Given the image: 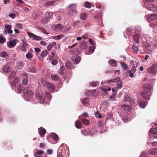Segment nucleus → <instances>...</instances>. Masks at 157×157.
I'll return each instance as SVG.
<instances>
[{
    "label": "nucleus",
    "mask_w": 157,
    "mask_h": 157,
    "mask_svg": "<svg viewBox=\"0 0 157 157\" xmlns=\"http://www.w3.org/2000/svg\"><path fill=\"white\" fill-rule=\"evenodd\" d=\"M17 41H18L17 39L10 41L9 42L7 43L8 46L9 48H12L14 47L16 44Z\"/></svg>",
    "instance_id": "9b49d317"
},
{
    "label": "nucleus",
    "mask_w": 157,
    "mask_h": 157,
    "mask_svg": "<svg viewBox=\"0 0 157 157\" xmlns=\"http://www.w3.org/2000/svg\"><path fill=\"white\" fill-rule=\"evenodd\" d=\"M33 39L36 40H41L42 38L40 36H39L35 35Z\"/></svg>",
    "instance_id": "8fccbe9b"
},
{
    "label": "nucleus",
    "mask_w": 157,
    "mask_h": 157,
    "mask_svg": "<svg viewBox=\"0 0 157 157\" xmlns=\"http://www.w3.org/2000/svg\"><path fill=\"white\" fill-rule=\"evenodd\" d=\"M36 99L39 101V102L40 103H42L44 101L45 98L42 92H37L36 95Z\"/></svg>",
    "instance_id": "423d86ee"
},
{
    "label": "nucleus",
    "mask_w": 157,
    "mask_h": 157,
    "mask_svg": "<svg viewBox=\"0 0 157 157\" xmlns=\"http://www.w3.org/2000/svg\"><path fill=\"white\" fill-rule=\"evenodd\" d=\"M143 89L144 91L141 93V96L146 99L149 100L150 96L151 95V86L149 84H145L143 86Z\"/></svg>",
    "instance_id": "f257e3e1"
},
{
    "label": "nucleus",
    "mask_w": 157,
    "mask_h": 157,
    "mask_svg": "<svg viewBox=\"0 0 157 157\" xmlns=\"http://www.w3.org/2000/svg\"><path fill=\"white\" fill-rule=\"evenodd\" d=\"M117 93H113L111 96L109 97V99L112 101H115V96L116 94Z\"/></svg>",
    "instance_id": "c03bdc74"
},
{
    "label": "nucleus",
    "mask_w": 157,
    "mask_h": 157,
    "mask_svg": "<svg viewBox=\"0 0 157 157\" xmlns=\"http://www.w3.org/2000/svg\"><path fill=\"white\" fill-rule=\"evenodd\" d=\"M76 6V5L74 4L70 5L68 13V15L70 17L75 16L77 14V11L75 9Z\"/></svg>",
    "instance_id": "f03ea898"
},
{
    "label": "nucleus",
    "mask_w": 157,
    "mask_h": 157,
    "mask_svg": "<svg viewBox=\"0 0 157 157\" xmlns=\"http://www.w3.org/2000/svg\"><path fill=\"white\" fill-rule=\"evenodd\" d=\"M87 17V14L85 13H82L80 14V18L83 20H86Z\"/></svg>",
    "instance_id": "a878e982"
},
{
    "label": "nucleus",
    "mask_w": 157,
    "mask_h": 157,
    "mask_svg": "<svg viewBox=\"0 0 157 157\" xmlns=\"http://www.w3.org/2000/svg\"><path fill=\"white\" fill-rule=\"evenodd\" d=\"M142 36L143 37L145 38L146 40H148L149 38V36L146 34H143Z\"/></svg>",
    "instance_id": "0e129e2a"
},
{
    "label": "nucleus",
    "mask_w": 157,
    "mask_h": 157,
    "mask_svg": "<svg viewBox=\"0 0 157 157\" xmlns=\"http://www.w3.org/2000/svg\"><path fill=\"white\" fill-rule=\"evenodd\" d=\"M95 90H88L86 91V93L89 94V95H91L94 93Z\"/></svg>",
    "instance_id": "4d7b16f0"
},
{
    "label": "nucleus",
    "mask_w": 157,
    "mask_h": 157,
    "mask_svg": "<svg viewBox=\"0 0 157 157\" xmlns=\"http://www.w3.org/2000/svg\"><path fill=\"white\" fill-rule=\"evenodd\" d=\"M8 55L7 53L6 52H3L1 53L0 56L1 57L4 58Z\"/></svg>",
    "instance_id": "de8ad7c7"
},
{
    "label": "nucleus",
    "mask_w": 157,
    "mask_h": 157,
    "mask_svg": "<svg viewBox=\"0 0 157 157\" xmlns=\"http://www.w3.org/2000/svg\"><path fill=\"white\" fill-rule=\"evenodd\" d=\"M99 84V82H93L90 83V85L93 86H97Z\"/></svg>",
    "instance_id": "58836bf2"
},
{
    "label": "nucleus",
    "mask_w": 157,
    "mask_h": 157,
    "mask_svg": "<svg viewBox=\"0 0 157 157\" xmlns=\"http://www.w3.org/2000/svg\"><path fill=\"white\" fill-rule=\"evenodd\" d=\"M46 85L50 91H53L55 89V87L53 84L48 82H47L46 83Z\"/></svg>",
    "instance_id": "4468645a"
},
{
    "label": "nucleus",
    "mask_w": 157,
    "mask_h": 157,
    "mask_svg": "<svg viewBox=\"0 0 157 157\" xmlns=\"http://www.w3.org/2000/svg\"><path fill=\"white\" fill-rule=\"evenodd\" d=\"M51 135L52 137L54 138L55 141H57L58 140V136L55 133H52Z\"/></svg>",
    "instance_id": "f704fd0d"
},
{
    "label": "nucleus",
    "mask_w": 157,
    "mask_h": 157,
    "mask_svg": "<svg viewBox=\"0 0 157 157\" xmlns=\"http://www.w3.org/2000/svg\"><path fill=\"white\" fill-rule=\"evenodd\" d=\"M23 79V80L22 81L23 84L24 85L26 84L28 82V79L27 78H24Z\"/></svg>",
    "instance_id": "13d9d810"
},
{
    "label": "nucleus",
    "mask_w": 157,
    "mask_h": 157,
    "mask_svg": "<svg viewBox=\"0 0 157 157\" xmlns=\"http://www.w3.org/2000/svg\"><path fill=\"white\" fill-rule=\"evenodd\" d=\"M114 83L117 82H118L119 81H120V78L119 77H117L116 78L113 79Z\"/></svg>",
    "instance_id": "bf43d9fd"
},
{
    "label": "nucleus",
    "mask_w": 157,
    "mask_h": 157,
    "mask_svg": "<svg viewBox=\"0 0 157 157\" xmlns=\"http://www.w3.org/2000/svg\"><path fill=\"white\" fill-rule=\"evenodd\" d=\"M120 63L121 66L124 70H126L128 69V66L124 62H121Z\"/></svg>",
    "instance_id": "c756f323"
},
{
    "label": "nucleus",
    "mask_w": 157,
    "mask_h": 157,
    "mask_svg": "<svg viewBox=\"0 0 157 157\" xmlns=\"http://www.w3.org/2000/svg\"><path fill=\"white\" fill-rule=\"evenodd\" d=\"M72 30V29L71 27H67L65 28L64 30H63V32H66L67 31H71Z\"/></svg>",
    "instance_id": "a18cd8bd"
},
{
    "label": "nucleus",
    "mask_w": 157,
    "mask_h": 157,
    "mask_svg": "<svg viewBox=\"0 0 157 157\" xmlns=\"http://www.w3.org/2000/svg\"><path fill=\"white\" fill-rule=\"evenodd\" d=\"M3 71L5 73H7L11 71V67L8 65L4 66L2 68Z\"/></svg>",
    "instance_id": "f3484780"
},
{
    "label": "nucleus",
    "mask_w": 157,
    "mask_h": 157,
    "mask_svg": "<svg viewBox=\"0 0 157 157\" xmlns=\"http://www.w3.org/2000/svg\"><path fill=\"white\" fill-rule=\"evenodd\" d=\"M86 47V44L85 42H82L80 45V48L82 49H85Z\"/></svg>",
    "instance_id": "4c0bfd02"
},
{
    "label": "nucleus",
    "mask_w": 157,
    "mask_h": 157,
    "mask_svg": "<svg viewBox=\"0 0 157 157\" xmlns=\"http://www.w3.org/2000/svg\"><path fill=\"white\" fill-rule=\"evenodd\" d=\"M117 87L119 89H121L122 86V82L121 80L119 81V82L117 84Z\"/></svg>",
    "instance_id": "37998d69"
},
{
    "label": "nucleus",
    "mask_w": 157,
    "mask_h": 157,
    "mask_svg": "<svg viewBox=\"0 0 157 157\" xmlns=\"http://www.w3.org/2000/svg\"><path fill=\"white\" fill-rule=\"evenodd\" d=\"M124 100L126 102H128L130 104L133 103L134 101V99L128 95H126L124 97Z\"/></svg>",
    "instance_id": "1a4fd4ad"
},
{
    "label": "nucleus",
    "mask_w": 157,
    "mask_h": 157,
    "mask_svg": "<svg viewBox=\"0 0 157 157\" xmlns=\"http://www.w3.org/2000/svg\"><path fill=\"white\" fill-rule=\"evenodd\" d=\"M28 71L29 72L35 73L36 72V70L35 67H30L28 68Z\"/></svg>",
    "instance_id": "e433bc0d"
},
{
    "label": "nucleus",
    "mask_w": 157,
    "mask_h": 157,
    "mask_svg": "<svg viewBox=\"0 0 157 157\" xmlns=\"http://www.w3.org/2000/svg\"><path fill=\"white\" fill-rule=\"evenodd\" d=\"M132 48L133 51L135 52H136L139 50L138 48L137 47H136L134 45H133L132 46Z\"/></svg>",
    "instance_id": "5fc2aeb1"
},
{
    "label": "nucleus",
    "mask_w": 157,
    "mask_h": 157,
    "mask_svg": "<svg viewBox=\"0 0 157 157\" xmlns=\"http://www.w3.org/2000/svg\"><path fill=\"white\" fill-rule=\"evenodd\" d=\"M80 23V21L79 20H78L76 21H75L73 22L72 24V26L73 27H75L76 26H77L78 24H79Z\"/></svg>",
    "instance_id": "864d4df0"
},
{
    "label": "nucleus",
    "mask_w": 157,
    "mask_h": 157,
    "mask_svg": "<svg viewBox=\"0 0 157 157\" xmlns=\"http://www.w3.org/2000/svg\"><path fill=\"white\" fill-rule=\"evenodd\" d=\"M101 90L105 93L106 91H110L111 90V88L110 87H109L105 86H101Z\"/></svg>",
    "instance_id": "4be33fe9"
},
{
    "label": "nucleus",
    "mask_w": 157,
    "mask_h": 157,
    "mask_svg": "<svg viewBox=\"0 0 157 157\" xmlns=\"http://www.w3.org/2000/svg\"><path fill=\"white\" fill-rule=\"evenodd\" d=\"M148 152L150 155H157V148L150 149L148 151Z\"/></svg>",
    "instance_id": "a211bd4d"
},
{
    "label": "nucleus",
    "mask_w": 157,
    "mask_h": 157,
    "mask_svg": "<svg viewBox=\"0 0 157 157\" xmlns=\"http://www.w3.org/2000/svg\"><path fill=\"white\" fill-rule=\"evenodd\" d=\"M38 132L40 135L44 134L46 133V130L44 129L40 128L38 129Z\"/></svg>",
    "instance_id": "bb28decb"
},
{
    "label": "nucleus",
    "mask_w": 157,
    "mask_h": 157,
    "mask_svg": "<svg viewBox=\"0 0 157 157\" xmlns=\"http://www.w3.org/2000/svg\"><path fill=\"white\" fill-rule=\"evenodd\" d=\"M147 72L151 75L156 74L157 73V64H152L147 68Z\"/></svg>",
    "instance_id": "20e7f679"
},
{
    "label": "nucleus",
    "mask_w": 157,
    "mask_h": 157,
    "mask_svg": "<svg viewBox=\"0 0 157 157\" xmlns=\"http://www.w3.org/2000/svg\"><path fill=\"white\" fill-rule=\"evenodd\" d=\"M81 121L82 124L86 125L89 124L90 123L89 120L84 119H82L81 120Z\"/></svg>",
    "instance_id": "473e14b6"
},
{
    "label": "nucleus",
    "mask_w": 157,
    "mask_h": 157,
    "mask_svg": "<svg viewBox=\"0 0 157 157\" xmlns=\"http://www.w3.org/2000/svg\"><path fill=\"white\" fill-rule=\"evenodd\" d=\"M139 157H149L148 154L145 151H142Z\"/></svg>",
    "instance_id": "7c9ffc66"
},
{
    "label": "nucleus",
    "mask_w": 157,
    "mask_h": 157,
    "mask_svg": "<svg viewBox=\"0 0 157 157\" xmlns=\"http://www.w3.org/2000/svg\"><path fill=\"white\" fill-rule=\"evenodd\" d=\"M148 19L151 21H154L157 19V14L153 13L148 16Z\"/></svg>",
    "instance_id": "dca6fc26"
},
{
    "label": "nucleus",
    "mask_w": 157,
    "mask_h": 157,
    "mask_svg": "<svg viewBox=\"0 0 157 157\" xmlns=\"http://www.w3.org/2000/svg\"><path fill=\"white\" fill-rule=\"evenodd\" d=\"M147 104V101H144L142 100L140 101L139 103V105L142 108H144Z\"/></svg>",
    "instance_id": "aec40b11"
},
{
    "label": "nucleus",
    "mask_w": 157,
    "mask_h": 157,
    "mask_svg": "<svg viewBox=\"0 0 157 157\" xmlns=\"http://www.w3.org/2000/svg\"><path fill=\"white\" fill-rule=\"evenodd\" d=\"M17 66L18 68H21L23 67L22 63L21 62L17 63Z\"/></svg>",
    "instance_id": "052dcab7"
},
{
    "label": "nucleus",
    "mask_w": 157,
    "mask_h": 157,
    "mask_svg": "<svg viewBox=\"0 0 157 157\" xmlns=\"http://www.w3.org/2000/svg\"><path fill=\"white\" fill-rule=\"evenodd\" d=\"M53 16V14L52 12L50 11L47 12L44 15L45 22H46L52 19Z\"/></svg>",
    "instance_id": "0eeeda50"
},
{
    "label": "nucleus",
    "mask_w": 157,
    "mask_h": 157,
    "mask_svg": "<svg viewBox=\"0 0 157 157\" xmlns=\"http://www.w3.org/2000/svg\"><path fill=\"white\" fill-rule=\"evenodd\" d=\"M48 54V52L47 50L44 51L41 53V56L42 57H45L47 56Z\"/></svg>",
    "instance_id": "49530a36"
},
{
    "label": "nucleus",
    "mask_w": 157,
    "mask_h": 157,
    "mask_svg": "<svg viewBox=\"0 0 157 157\" xmlns=\"http://www.w3.org/2000/svg\"><path fill=\"white\" fill-rule=\"evenodd\" d=\"M136 67L133 66L131 69V71L132 73H131L130 74H129V76L131 78H132L134 77V74L136 72Z\"/></svg>",
    "instance_id": "b1692460"
},
{
    "label": "nucleus",
    "mask_w": 157,
    "mask_h": 157,
    "mask_svg": "<svg viewBox=\"0 0 157 157\" xmlns=\"http://www.w3.org/2000/svg\"><path fill=\"white\" fill-rule=\"evenodd\" d=\"M95 48V46H94L93 47L91 46H90L89 48V52L87 53V54L88 55H90L93 53L94 51Z\"/></svg>",
    "instance_id": "cd10ccee"
},
{
    "label": "nucleus",
    "mask_w": 157,
    "mask_h": 157,
    "mask_svg": "<svg viewBox=\"0 0 157 157\" xmlns=\"http://www.w3.org/2000/svg\"><path fill=\"white\" fill-rule=\"evenodd\" d=\"M130 63L132 64L133 65V66L137 67L139 64V63L137 62H135L133 60H131L130 61Z\"/></svg>",
    "instance_id": "c9c22d12"
},
{
    "label": "nucleus",
    "mask_w": 157,
    "mask_h": 157,
    "mask_svg": "<svg viewBox=\"0 0 157 157\" xmlns=\"http://www.w3.org/2000/svg\"><path fill=\"white\" fill-rule=\"evenodd\" d=\"M82 102L84 105L87 104L88 103V100L87 98H84L82 100Z\"/></svg>",
    "instance_id": "603ef678"
},
{
    "label": "nucleus",
    "mask_w": 157,
    "mask_h": 157,
    "mask_svg": "<svg viewBox=\"0 0 157 157\" xmlns=\"http://www.w3.org/2000/svg\"><path fill=\"white\" fill-rule=\"evenodd\" d=\"M9 16L12 19L16 17V15L15 14L11 13L9 14Z\"/></svg>",
    "instance_id": "338daca9"
},
{
    "label": "nucleus",
    "mask_w": 157,
    "mask_h": 157,
    "mask_svg": "<svg viewBox=\"0 0 157 157\" xmlns=\"http://www.w3.org/2000/svg\"><path fill=\"white\" fill-rule=\"evenodd\" d=\"M76 127L78 128H80L81 127V124L79 121H77L75 124Z\"/></svg>",
    "instance_id": "ea45409f"
},
{
    "label": "nucleus",
    "mask_w": 157,
    "mask_h": 157,
    "mask_svg": "<svg viewBox=\"0 0 157 157\" xmlns=\"http://www.w3.org/2000/svg\"><path fill=\"white\" fill-rule=\"evenodd\" d=\"M33 56V55L30 52L27 53L26 55V58L27 59H31Z\"/></svg>",
    "instance_id": "a19ab883"
},
{
    "label": "nucleus",
    "mask_w": 157,
    "mask_h": 157,
    "mask_svg": "<svg viewBox=\"0 0 157 157\" xmlns=\"http://www.w3.org/2000/svg\"><path fill=\"white\" fill-rule=\"evenodd\" d=\"M65 70L64 67H61L58 71V74L60 75H63L65 72Z\"/></svg>",
    "instance_id": "5701e85b"
},
{
    "label": "nucleus",
    "mask_w": 157,
    "mask_h": 157,
    "mask_svg": "<svg viewBox=\"0 0 157 157\" xmlns=\"http://www.w3.org/2000/svg\"><path fill=\"white\" fill-rule=\"evenodd\" d=\"M55 2L54 1H47L43 3L44 6V7H49L53 6Z\"/></svg>",
    "instance_id": "f8f14e48"
},
{
    "label": "nucleus",
    "mask_w": 157,
    "mask_h": 157,
    "mask_svg": "<svg viewBox=\"0 0 157 157\" xmlns=\"http://www.w3.org/2000/svg\"><path fill=\"white\" fill-rule=\"evenodd\" d=\"M82 134L84 136L90 135L93 136L94 134V132H91L89 129H82L81 130Z\"/></svg>",
    "instance_id": "6e6552de"
},
{
    "label": "nucleus",
    "mask_w": 157,
    "mask_h": 157,
    "mask_svg": "<svg viewBox=\"0 0 157 157\" xmlns=\"http://www.w3.org/2000/svg\"><path fill=\"white\" fill-rule=\"evenodd\" d=\"M18 80L17 78H15L13 81V83H12V85L13 86H15L16 85V83L17 82Z\"/></svg>",
    "instance_id": "69168bd1"
},
{
    "label": "nucleus",
    "mask_w": 157,
    "mask_h": 157,
    "mask_svg": "<svg viewBox=\"0 0 157 157\" xmlns=\"http://www.w3.org/2000/svg\"><path fill=\"white\" fill-rule=\"evenodd\" d=\"M133 40L135 43L139 44V40L138 36L137 35H135L133 36Z\"/></svg>",
    "instance_id": "c85d7f7f"
},
{
    "label": "nucleus",
    "mask_w": 157,
    "mask_h": 157,
    "mask_svg": "<svg viewBox=\"0 0 157 157\" xmlns=\"http://www.w3.org/2000/svg\"><path fill=\"white\" fill-rule=\"evenodd\" d=\"M95 116L96 117H98L99 118H100L101 117V115L98 112H97L95 113Z\"/></svg>",
    "instance_id": "774afa93"
},
{
    "label": "nucleus",
    "mask_w": 157,
    "mask_h": 157,
    "mask_svg": "<svg viewBox=\"0 0 157 157\" xmlns=\"http://www.w3.org/2000/svg\"><path fill=\"white\" fill-rule=\"evenodd\" d=\"M150 133L152 134V136L155 138H157V124L152 126L150 130Z\"/></svg>",
    "instance_id": "39448f33"
},
{
    "label": "nucleus",
    "mask_w": 157,
    "mask_h": 157,
    "mask_svg": "<svg viewBox=\"0 0 157 157\" xmlns=\"http://www.w3.org/2000/svg\"><path fill=\"white\" fill-rule=\"evenodd\" d=\"M84 6L88 8H90L91 7V4L89 2H86L84 3Z\"/></svg>",
    "instance_id": "79ce46f5"
},
{
    "label": "nucleus",
    "mask_w": 157,
    "mask_h": 157,
    "mask_svg": "<svg viewBox=\"0 0 157 157\" xmlns=\"http://www.w3.org/2000/svg\"><path fill=\"white\" fill-rule=\"evenodd\" d=\"M5 27L7 30L9 34L13 33V31L11 29V26L9 25H5Z\"/></svg>",
    "instance_id": "412c9836"
},
{
    "label": "nucleus",
    "mask_w": 157,
    "mask_h": 157,
    "mask_svg": "<svg viewBox=\"0 0 157 157\" xmlns=\"http://www.w3.org/2000/svg\"><path fill=\"white\" fill-rule=\"evenodd\" d=\"M72 64L69 61H67L65 63V67L67 69H70L71 68Z\"/></svg>",
    "instance_id": "72a5a7b5"
},
{
    "label": "nucleus",
    "mask_w": 157,
    "mask_h": 157,
    "mask_svg": "<svg viewBox=\"0 0 157 157\" xmlns=\"http://www.w3.org/2000/svg\"><path fill=\"white\" fill-rule=\"evenodd\" d=\"M63 28V26L60 24H58L56 25H53L52 26L53 29L57 31L61 30Z\"/></svg>",
    "instance_id": "ddd939ff"
},
{
    "label": "nucleus",
    "mask_w": 157,
    "mask_h": 157,
    "mask_svg": "<svg viewBox=\"0 0 157 157\" xmlns=\"http://www.w3.org/2000/svg\"><path fill=\"white\" fill-rule=\"evenodd\" d=\"M121 109L125 111H130L132 109V108L130 106L124 105H121Z\"/></svg>",
    "instance_id": "2eb2a0df"
},
{
    "label": "nucleus",
    "mask_w": 157,
    "mask_h": 157,
    "mask_svg": "<svg viewBox=\"0 0 157 157\" xmlns=\"http://www.w3.org/2000/svg\"><path fill=\"white\" fill-rule=\"evenodd\" d=\"M71 59L72 61L76 64L78 63L81 59V58L79 56H77L76 57L72 56Z\"/></svg>",
    "instance_id": "6ab92c4d"
},
{
    "label": "nucleus",
    "mask_w": 157,
    "mask_h": 157,
    "mask_svg": "<svg viewBox=\"0 0 157 157\" xmlns=\"http://www.w3.org/2000/svg\"><path fill=\"white\" fill-rule=\"evenodd\" d=\"M58 63V61L57 59H54L52 60L51 63L53 65H56Z\"/></svg>",
    "instance_id": "3c124183"
},
{
    "label": "nucleus",
    "mask_w": 157,
    "mask_h": 157,
    "mask_svg": "<svg viewBox=\"0 0 157 157\" xmlns=\"http://www.w3.org/2000/svg\"><path fill=\"white\" fill-rule=\"evenodd\" d=\"M27 34L30 38L33 39L35 35L33 33L29 32H27Z\"/></svg>",
    "instance_id": "09e8293b"
},
{
    "label": "nucleus",
    "mask_w": 157,
    "mask_h": 157,
    "mask_svg": "<svg viewBox=\"0 0 157 157\" xmlns=\"http://www.w3.org/2000/svg\"><path fill=\"white\" fill-rule=\"evenodd\" d=\"M109 64L113 67H117V64L116 61L114 59H110L109 62Z\"/></svg>",
    "instance_id": "393cba45"
},
{
    "label": "nucleus",
    "mask_w": 157,
    "mask_h": 157,
    "mask_svg": "<svg viewBox=\"0 0 157 157\" xmlns=\"http://www.w3.org/2000/svg\"><path fill=\"white\" fill-rule=\"evenodd\" d=\"M24 93L25 94V98L27 101H29L32 98L33 95L32 92L29 88H27L24 90Z\"/></svg>",
    "instance_id": "7ed1b4c3"
},
{
    "label": "nucleus",
    "mask_w": 157,
    "mask_h": 157,
    "mask_svg": "<svg viewBox=\"0 0 157 157\" xmlns=\"http://www.w3.org/2000/svg\"><path fill=\"white\" fill-rule=\"evenodd\" d=\"M22 86L21 85H20L19 86H17V89L18 91L17 92H18L19 94L21 93V90L22 89Z\"/></svg>",
    "instance_id": "680f3d73"
},
{
    "label": "nucleus",
    "mask_w": 157,
    "mask_h": 157,
    "mask_svg": "<svg viewBox=\"0 0 157 157\" xmlns=\"http://www.w3.org/2000/svg\"><path fill=\"white\" fill-rule=\"evenodd\" d=\"M43 153V151L38 150L35 153V156L36 157H40L41 156L42 154Z\"/></svg>",
    "instance_id": "2f4dec72"
},
{
    "label": "nucleus",
    "mask_w": 157,
    "mask_h": 157,
    "mask_svg": "<svg viewBox=\"0 0 157 157\" xmlns=\"http://www.w3.org/2000/svg\"><path fill=\"white\" fill-rule=\"evenodd\" d=\"M145 7L148 8V10L151 11H157V6L153 4H149L147 6H145Z\"/></svg>",
    "instance_id": "9d476101"
},
{
    "label": "nucleus",
    "mask_w": 157,
    "mask_h": 157,
    "mask_svg": "<svg viewBox=\"0 0 157 157\" xmlns=\"http://www.w3.org/2000/svg\"><path fill=\"white\" fill-rule=\"evenodd\" d=\"M63 36V35H59L58 36H56L53 37L54 39L59 40L62 38V37Z\"/></svg>",
    "instance_id": "6e6d98bb"
},
{
    "label": "nucleus",
    "mask_w": 157,
    "mask_h": 157,
    "mask_svg": "<svg viewBox=\"0 0 157 157\" xmlns=\"http://www.w3.org/2000/svg\"><path fill=\"white\" fill-rule=\"evenodd\" d=\"M122 120L124 122H127L130 121L127 117H122Z\"/></svg>",
    "instance_id": "e2e57ef3"
}]
</instances>
